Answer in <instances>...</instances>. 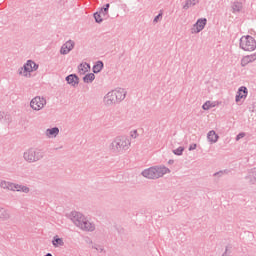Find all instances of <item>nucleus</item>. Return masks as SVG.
Listing matches in <instances>:
<instances>
[{"label": "nucleus", "instance_id": "f257e3e1", "mask_svg": "<svg viewBox=\"0 0 256 256\" xmlns=\"http://www.w3.org/2000/svg\"><path fill=\"white\" fill-rule=\"evenodd\" d=\"M131 147V139L128 136H117L110 144L112 153H125Z\"/></svg>", "mask_w": 256, "mask_h": 256}, {"label": "nucleus", "instance_id": "f03ea898", "mask_svg": "<svg viewBox=\"0 0 256 256\" xmlns=\"http://www.w3.org/2000/svg\"><path fill=\"white\" fill-rule=\"evenodd\" d=\"M167 173H171L169 168L165 166H154L143 170L141 175L146 179H159L163 177V175H167Z\"/></svg>", "mask_w": 256, "mask_h": 256}, {"label": "nucleus", "instance_id": "7ed1b4c3", "mask_svg": "<svg viewBox=\"0 0 256 256\" xmlns=\"http://www.w3.org/2000/svg\"><path fill=\"white\" fill-rule=\"evenodd\" d=\"M45 151L40 148H29L23 153V159L26 163H37L44 159Z\"/></svg>", "mask_w": 256, "mask_h": 256}, {"label": "nucleus", "instance_id": "20e7f679", "mask_svg": "<svg viewBox=\"0 0 256 256\" xmlns=\"http://www.w3.org/2000/svg\"><path fill=\"white\" fill-rule=\"evenodd\" d=\"M240 49H243V51H255L256 49L255 38H253L250 35L242 36L240 38Z\"/></svg>", "mask_w": 256, "mask_h": 256}, {"label": "nucleus", "instance_id": "39448f33", "mask_svg": "<svg viewBox=\"0 0 256 256\" xmlns=\"http://www.w3.org/2000/svg\"><path fill=\"white\" fill-rule=\"evenodd\" d=\"M46 105L47 100L41 96H36L30 101V107L33 111H41Z\"/></svg>", "mask_w": 256, "mask_h": 256}, {"label": "nucleus", "instance_id": "423d86ee", "mask_svg": "<svg viewBox=\"0 0 256 256\" xmlns=\"http://www.w3.org/2000/svg\"><path fill=\"white\" fill-rule=\"evenodd\" d=\"M85 216L81 212H72L71 213V221L76 225V227H80L83 225L85 221Z\"/></svg>", "mask_w": 256, "mask_h": 256}, {"label": "nucleus", "instance_id": "0eeeda50", "mask_svg": "<svg viewBox=\"0 0 256 256\" xmlns=\"http://www.w3.org/2000/svg\"><path fill=\"white\" fill-rule=\"evenodd\" d=\"M75 49V41L68 40L66 43H64L60 48V55H69L71 51Z\"/></svg>", "mask_w": 256, "mask_h": 256}, {"label": "nucleus", "instance_id": "6e6552de", "mask_svg": "<svg viewBox=\"0 0 256 256\" xmlns=\"http://www.w3.org/2000/svg\"><path fill=\"white\" fill-rule=\"evenodd\" d=\"M104 103L107 105V107H111V105H116V103H119L113 90L105 95Z\"/></svg>", "mask_w": 256, "mask_h": 256}, {"label": "nucleus", "instance_id": "1a4fd4ad", "mask_svg": "<svg viewBox=\"0 0 256 256\" xmlns=\"http://www.w3.org/2000/svg\"><path fill=\"white\" fill-rule=\"evenodd\" d=\"M10 191H17L18 193H31V188L27 185L17 184L12 182V189Z\"/></svg>", "mask_w": 256, "mask_h": 256}, {"label": "nucleus", "instance_id": "9d476101", "mask_svg": "<svg viewBox=\"0 0 256 256\" xmlns=\"http://www.w3.org/2000/svg\"><path fill=\"white\" fill-rule=\"evenodd\" d=\"M113 91L118 103H121V101H124L125 97H127V90H125L124 88H116Z\"/></svg>", "mask_w": 256, "mask_h": 256}, {"label": "nucleus", "instance_id": "9b49d317", "mask_svg": "<svg viewBox=\"0 0 256 256\" xmlns=\"http://www.w3.org/2000/svg\"><path fill=\"white\" fill-rule=\"evenodd\" d=\"M206 25L207 18L198 19L197 22L194 24V29H196L195 33H201V31L205 29Z\"/></svg>", "mask_w": 256, "mask_h": 256}, {"label": "nucleus", "instance_id": "f8f14e48", "mask_svg": "<svg viewBox=\"0 0 256 256\" xmlns=\"http://www.w3.org/2000/svg\"><path fill=\"white\" fill-rule=\"evenodd\" d=\"M66 81L68 85L77 87L79 85V76L77 74H70L66 77Z\"/></svg>", "mask_w": 256, "mask_h": 256}, {"label": "nucleus", "instance_id": "ddd939ff", "mask_svg": "<svg viewBox=\"0 0 256 256\" xmlns=\"http://www.w3.org/2000/svg\"><path fill=\"white\" fill-rule=\"evenodd\" d=\"M253 61H256V53L244 56L241 59V67H247L249 63H253Z\"/></svg>", "mask_w": 256, "mask_h": 256}, {"label": "nucleus", "instance_id": "4468645a", "mask_svg": "<svg viewBox=\"0 0 256 256\" xmlns=\"http://www.w3.org/2000/svg\"><path fill=\"white\" fill-rule=\"evenodd\" d=\"M247 87L245 86H241L239 89H238V94L236 95V103H239V101H241V99H245L247 97Z\"/></svg>", "mask_w": 256, "mask_h": 256}, {"label": "nucleus", "instance_id": "2eb2a0df", "mask_svg": "<svg viewBox=\"0 0 256 256\" xmlns=\"http://www.w3.org/2000/svg\"><path fill=\"white\" fill-rule=\"evenodd\" d=\"M45 135H46V137H48V139H55V137H57V135H59V127H53V128L46 129Z\"/></svg>", "mask_w": 256, "mask_h": 256}, {"label": "nucleus", "instance_id": "dca6fc26", "mask_svg": "<svg viewBox=\"0 0 256 256\" xmlns=\"http://www.w3.org/2000/svg\"><path fill=\"white\" fill-rule=\"evenodd\" d=\"M82 231H90L93 232L95 230V224L91 223L87 218L82 222V226H80Z\"/></svg>", "mask_w": 256, "mask_h": 256}, {"label": "nucleus", "instance_id": "f3484780", "mask_svg": "<svg viewBox=\"0 0 256 256\" xmlns=\"http://www.w3.org/2000/svg\"><path fill=\"white\" fill-rule=\"evenodd\" d=\"M52 245L57 249L59 247H63L65 245V241H63V238H60L59 235H55L52 239Z\"/></svg>", "mask_w": 256, "mask_h": 256}, {"label": "nucleus", "instance_id": "a211bd4d", "mask_svg": "<svg viewBox=\"0 0 256 256\" xmlns=\"http://www.w3.org/2000/svg\"><path fill=\"white\" fill-rule=\"evenodd\" d=\"M246 179L251 183V185H255L256 183V168L251 169L246 176Z\"/></svg>", "mask_w": 256, "mask_h": 256}, {"label": "nucleus", "instance_id": "6ab92c4d", "mask_svg": "<svg viewBox=\"0 0 256 256\" xmlns=\"http://www.w3.org/2000/svg\"><path fill=\"white\" fill-rule=\"evenodd\" d=\"M24 65L28 68V72L30 73L39 69V64L35 63L33 60H28Z\"/></svg>", "mask_w": 256, "mask_h": 256}, {"label": "nucleus", "instance_id": "aec40b11", "mask_svg": "<svg viewBox=\"0 0 256 256\" xmlns=\"http://www.w3.org/2000/svg\"><path fill=\"white\" fill-rule=\"evenodd\" d=\"M207 139L210 143H217L219 141V135L215 133V130H211L207 134Z\"/></svg>", "mask_w": 256, "mask_h": 256}, {"label": "nucleus", "instance_id": "412c9836", "mask_svg": "<svg viewBox=\"0 0 256 256\" xmlns=\"http://www.w3.org/2000/svg\"><path fill=\"white\" fill-rule=\"evenodd\" d=\"M89 69H91V66L87 62L82 63L78 66V70H79L80 75H85L87 73V71H89Z\"/></svg>", "mask_w": 256, "mask_h": 256}, {"label": "nucleus", "instance_id": "4be33fe9", "mask_svg": "<svg viewBox=\"0 0 256 256\" xmlns=\"http://www.w3.org/2000/svg\"><path fill=\"white\" fill-rule=\"evenodd\" d=\"M0 219H2L3 221H7L8 219H11V214H9V210L1 206H0Z\"/></svg>", "mask_w": 256, "mask_h": 256}, {"label": "nucleus", "instance_id": "5701e85b", "mask_svg": "<svg viewBox=\"0 0 256 256\" xmlns=\"http://www.w3.org/2000/svg\"><path fill=\"white\" fill-rule=\"evenodd\" d=\"M18 74L23 75V77H31V72L29 71V68L23 65V67L18 69Z\"/></svg>", "mask_w": 256, "mask_h": 256}, {"label": "nucleus", "instance_id": "b1692460", "mask_svg": "<svg viewBox=\"0 0 256 256\" xmlns=\"http://www.w3.org/2000/svg\"><path fill=\"white\" fill-rule=\"evenodd\" d=\"M13 185V182H9L7 180H1L0 181V187L1 189H6L7 191H11Z\"/></svg>", "mask_w": 256, "mask_h": 256}, {"label": "nucleus", "instance_id": "393cba45", "mask_svg": "<svg viewBox=\"0 0 256 256\" xmlns=\"http://www.w3.org/2000/svg\"><path fill=\"white\" fill-rule=\"evenodd\" d=\"M103 61H97L96 64L93 66V73H101L103 71Z\"/></svg>", "mask_w": 256, "mask_h": 256}, {"label": "nucleus", "instance_id": "a878e982", "mask_svg": "<svg viewBox=\"0 0 256 256\" xmlns=\"http://www.w3.org/2000/svg\"><path fill=\"white\" fill-rule=\"evenodd\" d=\"M243 9V4L241 2H233L232 11L233 13H239Z\"/></svg>", "mask_w": 256, "mask_h": 256}, {"label": "nucleus", "instance_id": "bb28decb", "mask_svg": "<svg viewBox=\"0 0 256 256\" xmlns=\"http://www.w3.org/2000/svg\"><path fill=\"white\" fill-rule=\"evenodd\" d=\"M83 81L84 83H93V81H95V74L94 73L86 74L83 77Z\"/></svg>", "mask_w": 256, "mask_h": 256}, {"label": "nucleus", "instance_id": "cd10ccee", "mask_svg": "<svg viewBox=\"0 0 256 256\" xmlns=\"http://www.w3.org/2000/svg\"><path fill=\"white\" fill-rule=\"evenodd\" d=\"M227 173H229V171H227V170H220L218 172H215L213 174V177H216L217 181H219V179H221V177H223V175H227Z\"/></svg>", "mask_w": 256, "mask_h": 256}, {"label": "nucleus", "instance_id": "c85d7f7f", "mask_svg": "<svg viewBox=\"0 0 256 256\" xmlns=\"http://www.w3.org/2000/svg\"><path fill=\"white\" fill-rule=\"evenodd\" d=\"M94 19L97 23H103V16L99 12L94 13Z\"/></svg>", "mask_w": 256, "mask_h": 256}, {"label": "nucleus", "instance_id": "c756f323", "mask_svg": "<svg viewBox=\"0 0 256 256\" xmlns=\"http://www.w3.org/2000/svg\"><path fill=\"white\" fill-rule=\"evenodd\" d=\"M183 151H185V147L180 146L177 149L173 150L174 155H183Z\"/></svg>", "mask_w": 256, "mask_h": 256}, {"label": "nucleus", "instance_id": "7c9ffc66", "mask_svg": "<svg viewBox=\"0 0 256 256\" xmlns=\"http://www.w3.org/2000/svg\"><path fill=\"white\" fill-rule=\"evenodd\" d=\"M211 107H213V104L211 103V101H207L203 104L202 109L204 111H209V109H211Z\"/></svg>", "mask_w": 256, "mask_h": 256}, {"label": "nucleus", "instance_id": "2f4dec72", "mask_svg": "<svg viewBox=\"0 0 256 256\" xmlns=\"http://www.w3.org/2000/svg\"><path fill=\"white\" fill-rule=\"evenodd\" d=\"M92 249H96V251H99V253H103L105 251V248L99 244L92 245Z\"/></svg>", "mask_w": 256, "mask_h": 256}, {"label": "nucleus", "instance_id": "473e14b6", "mask_svg": "<svg viewBox=\"0 0 256 256\" xmlns=\"http://www.w3.org/2000/svg\"><path fill=\"white\" fill-rule=\"evenodd\" d=\"M97 13H99L103 17H107V15H109V11H105L104 7L100 8L99 11H97Z\"/></svg>", "mask_w": 256, "mask_h": 256}, {"label": "nucleus", "instance_id": "72a5a7b5", "mask_svg": "<svg viewBox=\"0 0 256 256\" xmlns=\"http://www.w3.org/2000/svg\"><path fill=\"white\" fill-rule=\"evenodd\" d=\"M163 18V13H159L153 20V23H159V19Z\"/></svg>", "mask_w": 256, "mask_h": 256}, {"label": "nucleus", "instance_id": "f704fd0d", "mask_svg": "<svg viewBox=\"0 0 256 256\" xmlns=\"http://www.w3.org/2000/svg\"><path fill=\"white\" fill-rule=\"evenodd\" d=\"M189 7H193V5L188 1H186L185 5L183 6V9L187 10Z\"/></svg>", "mask_w": 256, "mask_h": 256}, {"label": "nucleus", "instance_id": "c9c22d12", "mask_svg": "<svg viewBox=\"0 0 256 256\" xmlns=\"http://www.w3.org/2000/svg\"><path fill=\"white\" fill-rule=\"evenodd\" d=\"M243 137H245V133H239L237 136H236V141H239L240 139H243Z\"/></svg>", "mask_w": 256, "mask_h": 256}, {"label": "nucleus", "instance_id": "e433bc0d", "mask_svg": "<svg viewBox=\"0 0 256 256\" xmlns=\"http://www.w3.org/2000/svg\"><path fill=\"white\" fill-rule=\"evenodd\" d=\"M195 149H197V144H191L189 146V151H195Z\"/></svg>", "mask_w": 256, "mask_h": 256}, {"label": "nucleus", "instance_id": "4c0bfd02", "mask_svg": "<svg viewBox=\"0 0 256 256\" xmlns=\"http://www.w3.org/2000/svg\"><path fill=\"white\" fill-rule=\"evenodd\" d=\"M190 2V5H197L199 3V0H188Z\"/></svg>", "mask_w": 256, "mask_h": 256}, {"label": "nucleus", "instance_id": "58836bf2", "mask_svg": "<svg viewBox=\"0 0 256 256\" xmlns=\"http://www.w3.org/2000/svg\"><path fill=\"white\" fill-rule=\"evenodd\" d=\"M131 137L133 139H137V130H134L133 133L131 134Z\"/></svg>", "mask_w": 256, "mask_h": 256}, {"label": "nucleus", "instance_id": "ea45409f", "mask_svg": "<svg viewBox=\"0 0 256 256\" xmlns=\"http://www.w3.org/2000/svg\"><path fill=\"white\" fill-rule=\"evenodd\" d=\"M5 117V112L0 111V121Z\"/></svg>", "mask_w": 256, "mask_h": 256}, {"label": "nucleus", "instance_id": "a19ab883", "mask_svg": "<svg viewBox=\"0 0 256 256\" xmlns=\"http://www.w3.org/2000/svg\"><path fill=\"white\" fill-rule=\"evenodd\" d=\"M109 7H110V4H106L103 8H104V11H109Z\"/></svg>", "mask_w": 256, "mask_h": 256}, {"label": "nucleus", "instance_id": "79ce46f5", "mask_svg": "<svg viewBox=\"0 0 256 256\" xmlns=\"http://www.w3.org/2000/svg\"><path fill=\"white\" fill-rule=\"evenodd\" d=\"M227 251H228V249L226 247L225 253H223L222 256H227Z\"/></svg>", "mask_w": 256, "mask_h": 256}, {"label": "nucleus", "instance_id": "37998d69", "mask_svg": "<svg viewBox=\"0 0 256 256\" xmlns=\"http://www.w3.org/2000/svg\"><path fill=\"white\" fill-rule=\"evenodd\" d=\"M168 163H169V165H173L174 161L173 160H169Z\"/></svg>", "mask_w": 256, "mask_h": 256}, {"label": "nucleus", "instance_id": "c03bdc74", "mask_svg": "<svg viewBox=\"0 0 256 256\" xmlns=\"http://www.w3.org/2000/svg\"><path fill=\"white\" fill-rule=\"evenodd\" d=\"M7 117H8V119H9V116H7V115L5 116V119H7Z\"/></svg>", "mask_w": 256, "mask_h": 256}]
</instances>
